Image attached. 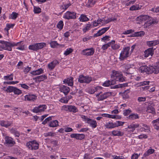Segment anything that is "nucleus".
I'll list each match as a JSON object with an SVG mask.
<instances>
[{
  "instance_id": "obj_34",
  "label": "nucleus",
  "mask_w": 159,
  "mask_h": 159,
  "mask_svg": "<svg viewBox=\"0 0 159 159\" xmlns=\"http://www.w3.org/2000/svg\"><path fill=\"white\" fill-rule=\"evenodd\" d=\"M58 122L57 120H55L50 122L49 126L51 127H55L58 125Z\"/></svg>"
},
{
  "instance_id": "obj_41",
  "label": "nucleus",
  "mask_w": 159,
  "mask_h": 159,
  "mask_svg": "<svg viewBox=\"0 0 159 159\" xmlns=\"http://www.w3.org/2000/svg\"><path fill=\"white\" fill-rule=\"evenodd\" d=\"M51 47L52 48H54L56 47L57 46H58L59 44L56 41H52L50 43Z\"/></svg>"
},
{
  "instance_id": "obj_7",
  "label": "nucleus",
  "mask_w": 159,
  "mask_h": 159,
  "mask_svg": "<svg viewBox=\"0 0 159 159\" xmlns=\"http://www.w3.org/2000/svg\"><path fill=\"white\" fill-rule=\"evenodd\" d=\"M111 94L110 92H105L103 93L102 92L100 91L99 93L96 94V97H97L98 100V101H102L106 99Z\"/></svg>"
},
{
  "instance_id": "obj_3",
  "label": "nucleus",
  "mask_w": 159,
  "mask_h": 159,
  "mask_svg": "<svg viewBox=\"0 0 159 159\" xmlns=\"http://www.w3.org/2000/svg\"><path fill=\"white\" fill-rule=\"evenodd\" d=\"M130 47H126L122 49L119 57V59L121 60H123L129 57L131 55L130 52Z\"/></svg>"
},
{
  "instance_id": "obj_47",
  "label": "nucleus",
  "mask_w": 159,
  "mask_h": 159,
  "mask_svg": "<svg viewBox=\"0 0 159 159\" xmlns=\"http://www.w3.org/2000/svg\"><path fill=\"white\" fill-rule=\"evenodd\" d=\"M73 51V49L72 48H69L67 49L64 52V54L66 56L69 55L70 53L72 52Z\"/></svg>"
},
{
  "instance_id": "obj_23",
  "label": "nucleus",
  "mask_w": 159,
  "mask_h": 159,
  "mask_svg": "<svg viewBox=\"0 0 159 159\" xmlns=\"http://www.w3.org/2000/svg\"><path fill=\"white\" fill-rule=\"evenodd\" d=\"M12 122L8 121L2 120L0 121V125L2 127L7 128L9 126L12 125Z\"/></svg>"
},
{
  "instance_id": "obj_48",
  "label": "nucleus",
  "mask_w": 159,
  "mask_h": 159,
  "mask_svg": "<svg viewBox=\"0 0 159 159\" xmlns=\"http://www.w3.org/2000/svg\"><path fill=\"white\" fill-rule=\"evenodd\" d=\"M85 135L83 134H78L77 139L81 140L84 138Z\"/></svg>"
},
{
  "instance_id": "obj_24",
  "label": "nucleus",
  "mask_w": 159,
  "mask_h": 159,
  "mask_svg": "<svg viewBox=\"0 0 159 159\" xmlns=\"http://www.w3.org/2000/svg\"><path fill=\"white\" fill-rule=\"evenodd\" d=\"M99 89H101V87L99 86L91 87L89 88L88 92L90 94H93L95 92L98 91Z\"/></svg>"
},
{
  "instance_id": "obj_43",
  "label": "nucleus",
  "mask_w": 159,
  "mask_h": 159,
  "mask_svg": "<svg viewBox=\"0 0 159 159\" xmlns=\"http://www.w3.org/2000/svg\"><path fill=\"white\" fill-rule=\"evenodd\" d=\"M114 123L115 127H118L119 126L122 125L124 124V122L119 121H117L116 122H114Z\"/></svg>"
},
{
  "instance_id": "obj_28",
  "label": "nucleus",
  "mask_w": 159,
  "mask_h": 159,
  "mask_svg": "<svg viewBox=\"0 0 159 159\" xmlns=\"http://www.w3.org/2000/svg\"><path fill=\"white\" fill-rule=\"evenodd\" d=\"M115 43V40H112L110 42L103 45L101 48V49L103 50H106L111 46V44H113Z\"/></svg>"
},
{
  "instance_id": "obj_54",
  "label": "nucleus",
  "mask_w": 159,
  "mask_h": 159,
  "mask_svg": "<svg viewBox=\"0 0 159 159\" xmlns=\"http://www.w3.org/2000/svg\"><path fill=\"white\" fill-rule=\"evenodd\" d=\"M131 112V110H125L124 111L123 114L125 116H128Z\"/></svg>"
},
{
  "instance_id": "obj_56",
  "label": "nucleus",
  "mask_w": 159,
  "mask_h": 159,
  "mask_svg": "<svg viewBox=\"0 0 159 159\" xmlns=\"http://www.w3.org/2000/svg\"><path fill=\"white\" fill-rule=\"evenodd\" d=\"M139 10V8L137 7V5H133L131 6L129 8L130 11L138 10Z\"/></svg>"
},
{
  "instance_id": "obj_25",
  "label": "nucleus",
  "mask_w": 159,
  "mask_h": 159,
  "mask_svg": "<svg viewBox=\"0 0 159 159\" xmlns=\"http://www.w3.org/2000/svg\"><path fill=\"white\" fill-rule=\"evenodd\" d=\"M43 73V70L42 68H40L35 70L31 72L30 73L32 75H39Z\"/></svg>"
},
{
  "instance_id": "obj_40",
  "label": "nucleus",
  "mask_w": 159,
  "mask_h": 159,
  "mask_svg": "<svg viewBox=\"0 0 159 159\" xmlns=\"http://www.w3.org/2000/svg\"><path fill=\"white\" fill-rule=\"evenodd\" d=\"M15 87L11 86H9L7 89L5 90V91L8 93H11L13 92Z\"/></svg>"
},
{
  "instance_id": "obj_1",
  "label": "nucleus",
  "mask_w": 159,
  "mask_h": 159,
  "mask_svg": "<svg viewBox=\"0 0 159 159\" xmlns=\"http://www.w3.org/2000/svg\"><path fill=\"white\" fill-rule=\"evenodd\" d=\"M111 78L112 79L110 80H108L105 82L103 84L104 86L107 87L110 85H113L116 84V82H123L125 81L123 75L119 72L113 70L111 75Z\"/></svg>"
},
{
  "instance_id": "obj_15",
  "label": "nucleus",
  "mask_w": 159,
  "mask_h": 159,
  "mask_svg": "<svg viewBox=\"0 0 159 159\" xmlns=\"http://www.w3.org/2000/svg\"><path fill=\"white\" fill-rule=\"evenodd\" d=\"M25 100L28 101H34L37 98V96L34 94H29L25 97Z\"/></svg>"
},
{
  "instance_id": "obj_45",
  "label": "nucleus",
  "mask_w": 159,
  "mask_h": 159,
  "mask_svg": "<svg viewBox=\"0 0 159 159\" xmlns=\"http://www.w3.org/2000/svg\"><path fill=\"white\" fill-rule=\"evenodd\" d=\"M34 12L35 13H39L41 12V9L36 6H34Z\"/></svg>"
},
{
  "instance_id": "obj_42",
  "label": "nucleus",
  "mask_w": 159,
  "mask_h": 159,
  "mask_svg": "<svg viewBox=\"0 0 159 159\" xmlns=\"http://www.w3.org/2000/svg\"><path fill=\"white\" fill-rule=\"evenodd\" d=\"M158 22V21L155 19H150L148 23V25H150L152 24H157Z\"/></svg>"
},
{
  "instance_id": "obj_32",
  "label": "nucleus",
  "mask_w": 159,
  "mask_h": 159,
  "mask_svg": "<svg viewBox=\"0 0 159 159\" xmlns=\"http://www.w3.org/2000/svg\"><path fill=\"white\" fill-rule=\"evenodd\" d=\"M112 134L114 136H121L123 135V133L118 130H113L112 131Z\"/></svg>"
},
{
  "instance_id": "obj_35",
  "label": "nucleus",
  "mask_w": 159,
  "mask_h": 159,
  "mask_svg": "<svg viewBox=\"0 0 159 159\" xmlns=\"http://www.w3.org/2000/svg\"><path fill=\"white\" fill-rule=\"evenodd\" d=\"M69 111L76 113L78 111V110L75 106L71 105H69Z\"/></svg>"
},
{
  "instance_id": "obj_18",
  "label": "nucleus",
  "mask_w": 159,
  "mask_h": 159,
  "mask_svg": "<svg viewBox=\"0 0 159 159\" xmlns=\"http://www.w3.org/2000/svg\"><path fill=\"white\" fill-rule=\"evenodd\" d=\"M60 90L61 92L63 93L65 95H66L69 92L70 89L69 87L63 85L60 88Z\"/></svg>"
},
{
  "instance_id": "obj_13",
  "label": "nucleus",
  "mask_w": 159,
  "mask_h": 159,
  "mask_svg": "<svg viewBox=\"0 0 159 159\" xmlns=\"http://www.w3.org/2000/svg\"><path fill=\"white\" fill-rule=\"evenodd\" d=\"M94 52V50L93 48H87L85 50H83L82 52V54L83 55L86 56H91L93 55Z\"/></svg>"
},
{
  "instance_id": "obj_62",
  "label": "nucleus",
  "mask_w": 159,
  "mask_h": 159,
  "mask_svg": "<svg viewBox=\"0 0 159 159\" xmlns=\"http://www.w3.org/2000/svg\"><path fill=\"white\" fill-rule=\"evenodd\" d=\"M139 154L138 155L137 153H134L131 157V159H137L138 158L139 156Z\"/></svg>"
},
{
  "instance_id": "obj_50",
  "label": "nucleus",
  "mask_w": 159,
  "mask_h": 159,
  "mask_svg": "<svg viewBox=\"0 0 159 159\" xmlns=\"http://www.w3.org/2000/svg\"><path fill=\"white\" fill-rule=\"evenodd\" d=\"M116 20V18H109L106 20H105V24H107L112 21H114Z\"/></svg>"
},
{
  "instance_id": "obj_2",
  "label": "nucleus",
  "mask_w": 159,
  "mask_h": 159,
  "mask_svg": "<svg viewBox=\"0 0 159 159\" xmlns=\"http://www.w3.org/2000/svg\"><path fill=\"white\" fill-rule=\"evenodd\" d=\"M139 70L142 72H148V74L154 73L157 74L159 72V67L156 66H150L148 67L144 65L141 66Z\"/></svg>"
},
{
  "instance_id": "obj_6",
  "label": "nucleus",
  "mask_w": 159,
  "mask_h": 159,
  "mask_svg": "<svg viewBox=\"0 0 159 159\" xmlns=\"http://www.w3.org/2000/svg\"><path fill=\"white\" fill-rule=\"evenodd\" d=\"M26 147L31 150H37L39 148V144L36 140L30 141L27 143Z\"/></svg>"
},
{
  "instance_id": "obj_52",
  "label": "nucleus",
  "mask_w": 159,
  "mask_h": 159,
  "mask_svg": "<svg viewBox=\"0 0 159 159\" xmlns=\"http://www.w3.org/2000/svg\"><path fill=\"white\" fill-rule=\"evenodd\" d=\"M13 92L15 94L18 95L20 94L21 93V91L16 87H15L14 89Z\"/></svg>"
},
{
  "instance_id": "obj_17",
  "label": "nucleus",
  "mask_w": 159,
  "mask_h": 159,
  "mask_svg": "<svg viewBox=\"0 0 159 159\" xmlns=\"http://www.w3.org/2000/svg\"><path fill=\"white\" fill-rule=\"evenodd\" d=\"M150 18L149 16L141 15L137 17L136 20L140 22L144 21L150 19Z\"/></svg>"
},
{
  "instance_id": "obj_20",
  "label": "nucleus",
  "mask_w": 159,
  "mask_h": 159,
  "mask_svg": "<svg viewBox=\"0 0 159 159\" xmlns=\"http://www.w3.org/2000/svg\"><path fill=\"white\" fill-rule=\"evenodd\" d=\"M154 50L152 48H150L146 50L144 52L145 57H146L150 56H152L154 53Z\"/></svg>"
},
{
  "instance_id": "obj_39",
  "label": "nucleus",
  "mask_w": 159,
  "mask_h": 159,
  "mask_svg": "<svg viewBox=\"0 0 159 159\" xmlns=\"http://www.w3.org/2000/svg\"><path fill=\"white\" fill-rule=\"evenodd\" d=\"M63 25V21L62 20H60L57 23V27L61 30L62 29Z\"/></svg>"
},
{
  "instance_id": "obj_30",
  "label": "nucleus",
  "mask_w": 159,
  "mask_h": 159,
  "mask_svg": "<svg viewBox=\"0 0 159 159\" xmlns=\"http://www.w3.org/2000/svg\"><path fill=\"white\" fill-rule=\"evenodd\" d=\"M155 151V150L153 149H149L147 150V151L144 153L143 156L144 157H146L148 156L150 154L154 153Z\"/></svg>"
},
{
  "instance_id": "obj_26",
  "label": "nucleus",
  "mask_w": 159,
  "mask_h": 159,
  "mask_svg": "<svg viewBox=\"0 0 159 159\" xmlns=\"http://www.w3.org/2000/svg\"><path fill=\"white\" fill-rule=\"evenodd\" d=\"M88 124L93 128H95L97 126V123L95 120L90 119L88 121Z\"/></svg>"
},
{
  "instance_id": "obj_53",
  "label": "nucleus",
  "mask_w": 159,
  "mask_h": 159,
  "mask_svg": "<svg viewBox=\"0 0 159 159\" xmlns=\"http://www.w3.org/2000/svg\"><path fill=\"white\" fill-rule=\"evenodd\" d=\"M69 105H65L62 106L61 110L63 111H69Z\"/></svg>"
},
{
  "instance_id": "obj_44",
  "label": "nucleus",
  "mask_w": 159,
  "mask_h": 159,
  "mask_svg": "<svg viewBox=\"0 0 159 159\" xmlns=\"http://www.w3.org/2000/svg\"><path fill=\"white\" fill-rule=\"evenodd\" d=\"M111 48L114 50H116L120 48V45L119 44H111Z\"/></svg>"
},
{
  "instance_id": "obj_64",
  "label": "nucleus",
  "mask_w": 159,
  "mask_h": 159,
  "mask_svg": "<svg viewBox=\"0 0 159 159\" xmlns=\"http://www.w3.org/2000/svg\"><path fill=\"white\" fill-rule=\"evenodd\" d=\"M52 119L51 117H49L46 118L43 122L42 123L43 124H46L50 120Z\"/></svg>"
},
{
  "instance_id": "obj_63",
  "label": "nucleus",
  "mask_w": 159,
  "mask_h": 159,
  "mask_svg": "<svg viewBox=\"0 0 159 159\" xmlns=\"http://www.w3.org/2000/svg\"><path fill=\"white\" fill-rule=\"evenodd\" d=\"M96 2V1H94L93 2V0H89L88 2L89 6L91 7L93 6Z\"/></svg>"
},
{
  "instance_id": "obj_51",
  "label": "nucleus",
  "mask_w": 159,
  "mask_h": 159,
  "mask_svg": "<svg viewBox=\"0 0 159 159\" xmlns=\"http://www.w3.org/2000/svg\"><path fill=\"white\" fill-rule=\"evenodd\" d=\"M150 82L149 81H144L138 83V85L139 86H143L149 84Z\"/></svg>"
},
{
  "instance_id": "obj_22",
  "label": "nucleus",
  "mask_w": 159,
  "mask_h": 159,
  "mask_svg": "<svg viewBox=\"0 0 159 159\" xmlns=\"http://www.w3.org/2000/svg\"><path fill=\"white\" fill-rule=\"evenodd\" d=\"M73 77H70L66 79H65L63 81V84H67L69 86H72L73 85Z\"/></svg>"
},
{
  "instance_id": "obj_55",
  "label": "nucleus",
  "mask_w": 159,
  "mask_h": 159,
  "mask_svg": "<svg viewBox=\"0 0 159 159\" xmlns=\"http://www.w3.org/2000/svg\"><path fill=\"white\" fill-rule=\"evenodd\" d=\"M70 5L71 4L70 3H68L66 4H65L63 6H62L61 7V8H62V9L66 10L67 9Z\"/></svg>"
},
{
  "instance_id": "obj_31",
  "label": "nucleus",
  "mask_w": 159,
  "mask_h": 159,
  "mask_svg": "<svg viewBox=\"0 0 159 159\" xmlns=\"http://www.w3.org/2000/svg\"><path fill=\"white\" fill-rule=\"evenodd\" d=\"M81 22H86L89 20V19L84 14H81L79 18Z\"/></svg>"
},
{
  "instance_id": "obj_58",
  "label": "nucleus",
  "mask_w": 159,
  "mask_h": 159,
  "mask_svg": "<svg viewBox=\"0 0 159 159\" xmlns=\"http://www.w3.org/2000/svg\"><path fill=\"white\" fill-rule=\"evenodd\" d=\"M135 0L131 1H128L127 2H126L125 3V5L126 6H128L130 5L131 4H134L135 2H136Z\"/></svg>"
},
{
  "instance_id": "obj_9",
  "label": "nucleus",
  "mask_w": 159,
  "mask_h": 159,
  "mask_svg": "<svg viewBox=\"0 0 159 159\" xmlns=\"http://www.w3.org/2000/svg\"><path fill=\"white\" fill-rule=\"evenodd\" d=\"M4 144L7 146L12 147L16 144L15 141L12 138L8 136H6L4 138Z\"/></svg>"
},
{
  "instance_id": "obj_38",
  "label": "nucleus",
  "mask_w": 159,
  "mask_h": 159,
  "mask_svg": "<svg viewBox=\"0 0 159 159\" xmlns=\"http://www.w3.org/2000/svg\"><path fill=\"white\" fill-rule=\"evenodd\" d=\"M145 34V32L144 31H140V32H135L134 34L135 36H142Z\"/></svg>"
},
{
  "instance_id": "obj_46",
  "label": "nucleus",
  "mask_w": 159,
  "mask_h": 159,
  "mask_svg": "<svg viewBox=\"0 0 159 159\" xmlns=\"http://www.w3.org/2000/svg\"><path fill=\"white\" fill-rule=\"evenodd\" d=\"M91 26V25L90 24H87L85 28H84L83 30V32L85 33L87 31L89 30Z\"/></svg>"
},
{
  "instance_id": "obj_33",
  "label": "nucleus",
  "mask_w": 159,
  "mask_h": 159,
  "mask_svg": "<svg viewBox=\"0 0 159 159\" xmlns=\"http://www.w3.org/2000/svg\"><path fill=\"white\" fill-rule=\"evenodd\" d=\"M105 126L107 129H112L115 127L114 123L112 122L107 123Z\"/></svg>"
},
{
  "instance_id": "obj_36",
  "label": "nucleus",
  "mask_w": 159,
  "mask_h": 159,
  "mask_svg": "<svg viewBox=\"0 0 159 159\" xmlns=\"http://www.w3.org/2000/svg\"><path fill=\"white\" fill-rule=\"evenodd\" d=\"M15 24H7L6 25V27L4 29V30L7 32V34L8 33V30L10 28H12Z\"/></svg>"
},
{
  "instance_id": "obj_59",
  "label": "nucleus",
  "mask_w": 159,
  "mask_h": 159,
  "mask_svg": "<svg viewBox=\"0 0 159 159\" xmlns=\"http://www.w3.org/2000/svg\"><path fill=\"white\" fill-rule=\"evenodd\" d=\"M129 92L130 91L129 90H125V92L124 93V94L123 95V98H129V95H128L127 94L129 93Z\"/></svg>"
},
{
  "instance_id": "obj_8",
  "label": "nucleus",
  "mask_w": 159,
  "mask_h": 159,
  "mask_svg": "<svg viewBox=\"0 0 159 159\" xmlns=\"http://www.w3.org/2000/svg\"><path fill=\"white\" fill-rule=\"evenodd\" d=\"M46 45V43H37L30 45L29 48V49L34 51H37L39 49L42 48Z\"/></svg>"
},
{
  "instance_id": "obj_29",
  "label": "nucleus",
  "mask_w": 159,
  "mask_h": 159,
  "mask_svg": "<svg viewBox=\"0 0 159 159\" xmlns=\"http://www.w3.org/2000/svg\"><path fill=\"white\" fill-rule=\"evenodd\" d=\"M139 125L138 124H131L128 126V128L131 129L130 131L133 132L135 128L138 127Z\"/></svg>"
},
{
  "instance_id": "obj_14",
  "label": "nucleus",
  "mask_w": 159,
  "mask_h": 159,
  "mask_svg": "<svg viewBox=\"0 0 159 159\" xmlns=\"http://www.w3.org/2000/svg\"><path fill=\"white\" fill-rule=\"evenodd\" d=\"M59 61L56 60H55L51 62L48 65V67L49 70H52L56 67V65L59 64Z\"/></svg>"
},
{
  "instance_id": "obj_60",
  "label": "nucleus",
  "mask_w": 159,
  "mask_h": 159,
  "mask_svg": "<svg viewBox=\"0 0 159 159\" xmlns=\"http://www.w3.org/2000/svg\"><path fill=\"white\" fill-rule=\"evenodd\" d=\"M31 69V67H29L28 66H27V67L25 68L24 69V72L25 73V74H26Z\"/></svg>"
},
{
  "instance_id": "obj_27",
  "label": "nucleus",
  "mask_w": 159,
  "mask_h": 159,
  "mask_svg": "<svg viewBox=\"0 0 159 159\" xmlns=\"http://www.w3.org/2000/svg\"><path fill=\"white\" fill-rule=\"evenodd\" d=\"M128 118L131 120L139 119V117L137 114L132 113L128 116Z\"/></svg>"
},
{
  "instance_id": "obj_12",
  "label": "nucleus",
  "mask_w": 159,
  "mask_h": 159,
  "mask_svg": "<svg viewBox=\"0 0 159 159\" xmlns=\"http://www.w3.org/2000/svg\"><path fill=\"white\" fill-rule=\"evenodd\" d=\"M154 104L152 102L148 103V106L147 108V111L152 114L155 113V110L154 108Z\"/></svg>"
},
{
  "instance_id": "obj_49",
  "label": "nucleus",
  "mask_w": 159,
  "mask_h": 159,
  "mask_svg": "<svg viewBox=\"0 0 159 159\" xmlns=\"http://www.w3.org/2000/svg\"><path fill=\"white\" fill-rule=\"evenodd\" d=\"M81 118L83 119L84 121L87 123H88V121L90 119V118H88L87 116L83 115L81 116Z\"/></svg>"
},
{
  "instance_id": "obj_16",
  "label": "nucleus",
  "mask_w": 159,
  "mask_h": 159,
  "mask_svg": "<svg viewBox=\"0 0 159 159\" xmlns=\"http://www.w3.org/2000/svg\"><path fill=\"white\" fill-rule=\"evenodd\" d=\"M109 28V27H107L102 29L101 30H99L97 33L94 34V36L97 37L101 36L108 30Z\"/></svg>"
},
{
  "instance_id": "obj_61",
  "label": "nucleus",
  "mask_w": 159,
  "mask_h": 159,
  "mask_svg": "<svg viewBox=\"0 0 159 159\" xmlns=\"http://www.w3.org/2000/svg\"><path fill=\"white\" fill-rule=\"evenodd\" d=\"M138 138L140 139H146L147 138L148 136L147 135L145 134H142L138 136Z\"/></svg>"
},
{
  "instance_id": "obj_57",
  "label": "nucleus",
  "mask_w": 159,
  "mask_h": 159,
  "mask_svg": "<svg viewBox=\"0 0 159 159\" xmlns=\"http://www.w3.org/2000/svg\"><path fill=\"white\" fill-rule=\"evenodd\" d=\"M18 13L15 12H13L11 15V18L13 19H15L17 17Z\"/></svg>"
},
{
  "instance_id": "obj_4",
  "label": "nucleus",
  "mask_w": 159,
  "mask_h": 159,
  "mask_svg": "<svg viewBox=\"0 0 159 159\" xmlns=\"http://www.w3.org/2000/svg\"><path fill=\"white\" fill-rule=\"evenodd\" d=\"M78 81L80 83L88 84L92 81V78L89 75L84 76L80 75L79 76Z\"/></svg>"
},
{
  "instance_id": "obj_5",
  "label": "nucleus",
  "mask_w": 159,
  "mask_h": 159,
  "mask_svg": "<svg viewBox=\"0 0 159 159\" xmlns=\"http://www.w3.org/2000/svg\"><path fill=\"white\" fill-rule=\"evenodd\" d=\"M122 68V70L123 71L124 73L127 75H130L133 74V70H130L131 69H133L131 65L129 64H124L121 66Z\"/></svg>"
},
{
  "instance_id": "obj_10",
  "label": "nucleus",
  "mask_w": 159,
  "mask_h": 159,
  "mask_svg": "<svg viewBox=\"0 0 159 159\" xmlns=\"http://www.w3.org/2000/svg\"><path fill=\"white\" fill-rule=\"evenodd\" d=\"M63 17L67 20L75 19L76 18V13L73 12L67 11L64 14Z\"/></svg>"
},
{
  "instance_id": "obj_21",
  "label": "nucleus",
  "mask_w": 159,
  "mask_h": 159,
  "mask_svg": "<svg viewBox=\"0 0 159 159\" xmlns=\"http://www.w3.org/2000/svg\"><path fill=\"white\" fill-rule=\"evenodd\" d=\"M2 47L4 50H7L10 51H12L11 42L6 41L4 44L2 45Z\"/></svg>"
},
{
  "instance_id": "obj_37",
  "label": "nucleus",
  "mask_w": 159,
  "mask_h": 159,
  "mask_svg": "<svg viewBox=\"0 0 159 159\" xmlns=\"http://www.w3.org/2000/svg\"><path fill=\"white\" fill-rule=\"evenodd\" d=\"M13 74L12 73L10 75H7V76H5L4 77V80H13Z\"/></svg>"
},
{
  "instance_id": "obj_11",
  "label": "nucleus",
  "mask_w": 159,
  "mask_h": 159,
  "mask_svg": "<svg viewBox=\"0 0 159 159\" xmlns=\"http://www.w3.org/2000/svg\"><path fill=\"white\" fill-rule=\"evenodd\" d=\"M47 106L45 105H41L38 107H36L33 109V111L37 113L39 112L43 111L47 108Z\"/></svg>"
},
{
  "instance_id": "obj_19",
  "label": "nucleus",
  "mask_w": 159,
  "mask_h": 159,
  "mask_svg": "<svg viewBox=\"0 0 159 159\" xmlns=\"http://www.w3.org/2000/svg\"><path fill=\"white\" fill-rule=\"evenodd\" d=\"M47 79V77L45 75H43L33 78V79L36 82H39Z\"/></svg>"
}]
</instances>
